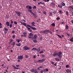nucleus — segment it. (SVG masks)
<instances>
[{"mask_svg":"<svg viewBox=\"0 0 73 73\" xmlns=\"http://www.w3.org/2000/svg\"><path fill=\"white\" fill-rule=\"evenodd\" d=\"M62 54V53L61 51L57 52L58 56L59 58H61L62 57V55H61Z\"/></svg>","mask_w":73,"mask_h":73,"instance_id":"nucleus-1","label":"nucleus"},{"mask_svg":"<svg viewBox=\"0 0 73 73\" xmlns=\"http://www.w3.org/2000/svg\"><path fill=\"white\" fill-rule=\"evenodd\" d=\"M45 60V59H43L41 60H38V61L39 63H42V62H43Z\"/></svg>","mask_w":73,"mask_h":73,"instance_id":"nucleus-2","label":"nucleus"},{"mask_svg":"<svg viewBox=\"0 0 73 73\" xmlns=\"http://www.w3.org/2000/svg\"><path fill=\"white\" fill-rule=\"evenodd\" d=\"M23 49L24 50H29L30 49V48H29V47H27V46H25L23 47Z\"/></svg>","mask_w":73,"mask_h":73,"instance_id":"nucleus-3","label":"nucleus"},{"mask_svg":"<svg viewBox=\"0 0 73 73\" xmlns=\"http://www.w3.org/2000/svg\"><path fill=\"white\" fill-rule=\"evenodd\" d=\"M15 13L17 14V15L18 16H21V15H20L21 14V12L19 11H15Z\"/></svg>","mask_w":73,"mask_h":73,"instance_id":"nucleus-4","label":"nucleus"},{"mask_svg":"<svg viewBox=\"0 0 73 73\" xmlns=\"http://www.w3.org/2000/svg\"><path fill=\"white\" fill-rule=\"evenodd\" d=\"M68 10L69 11H73V5H71L69 6Z\"/></svg>","mask_w":73,"mask_h":73,"instance_id":"nucleus-5","label":"nucleus"},{"mask_svg":"<svg viewBox=\"0 0 73 73\" xmlns=\"http://www.w3.org/2000/svg\"><path fill=\"white\" fill-rule=\"evenodd\" d=\"M17 58L18 60H22L23 59V55L18 56Z\"/></svg>","mask_w":73,"mask_h":73,"instance_id":"nucleus-6","label":"nucleus"},{"mask_svg":"<svg viewBox=\"0 0 73 73\" xmlns=\"http://www.w3.org/2000/svg\"><path fill=\"white\" fill-rule=\"evenodd\" d=\"M53 56L54 57H56V56H58L57 53V52L55 51L54 52V53L53 54Z\"/></svg>","mask_w":73,"mask_h":73,"instance_id":"nucleus-7","label":"nucleus"},{"mask_svg":"<svg viewBox=\"0 0 73 73\" xmlns=\"http://www.w3.org/2000/svg\"><path fill=\"white\" fill-rule=\"evenodd\" d=\"M66 72H67V73H71V70L68 69L66 70Z\"/></svg>","mask_w":73,"mask_h":73,"instance_id":"nucleus-8","label":"nucleus"},{"mask_svg":"<svg viewBox=\"0 0 73 73\" xmlns=\"http://www.w3.org/2000/svg\"><path fill=\"white\" fill-rule=\"evenodd\" d=\"M44 34L46 35H47V33H46L49 32V30H44Z\"/></svg>","mask_w":73,"mask_h":73,"instance_id":"nucleus-9","label":"nucleus"},{"mask_svg":"<svg viewBox=\"0 0 73 73\" xmlns=\"http://www.w3.org/2000/svg\"><path fill=\"white\" fill-rule=\"evenodd\" d=\"M26 8H27V9H32V7L31 6H26Z\"/></svg>","mask_w":73,"mask_h":73,"instance_id":"nucleus-10","label":"nucleus"},{"mask_svg":"<svg viewBox=\"0 0 73 73\" xmlns=\"http://www.w3.org/2000/svg\"><path fill=\"white\" fill-rule=\"evenodd\" d=\"M37 35L36 34H35L34 35V37L33 36V40L34 39H36V38H37Z\"/></svg>","mask_w":73,"mask_h":73,"instance_id":"nucleus-11","label":"nucleus"},{"mask_svg":"<svg viewBox=\"0 0 73 73\" xmlns=\"http://www.w3.org/2000/svg\"><path fill=\"white\" fill-rule=\"evenodd\" d=\"M35 70H36V69H32L31 70H30V71L31 72H35Z\"/></svg>","mask_w":73,"mask_h":73,"instance_id":"nucleus-12","label":"nucleus"},{"mask_svg":"<svg viewBox=\"0 0 73 73\" xmlns=\"http://www.w3.org/2000/svg\"><path fill=\"white\" fill-rule=\"evenodd\" d=\"M31 24L32 25V26L33 27H35V23L34 22H33L31 23Z\"/></svg>","mask_w":73,"mask_h":73,"instance_id":"nucleus-13","label":"nucleus"},{"mask_svg":"<svg viewBox=\"0 0 73 73\" xmlns=\"http://www.w3.org/2000/svg\"><path fill=\"white\" fill-rule=\"evenodd\" d=\"M27 11H28V12H30L32 14H33V12H32V11L31 10L28 9V10H27Z\"/></svg>","mask_w":73,"mask_h":73,"instance_id":"nucleus-14","label":"nucleus"},{"mask_svg":"<svg viewBox=\"0 0 73 73\" xmlns=\"http://www.w3.org/2000/svg\"><path fill=\"white\" fill-rule=\"evenodd\" d=\"M31 50H36V51H38V50L36 48H33Z\"/></svg>","mask_w":73,"mask_h":73,"instance_id":"nucleus-15","label":"nucleus"},{"mask_svg":"<svg viewBox=\"0 0 73 73\" xmlns=\"http://www.w3.org/2000/svg\"><path fill=\"white\" fill-rule=\"evenodd\" d=\"M58 7L60 8H62V6L61 5H58Z\"/></svg>","mask_w":73,"mask_h":73,"instance_id":"nucleus-16","label":"nucleus"},{"mask_svg":"<svg viewBox=\"0 0 73 73\" xmlns=\"http://www.w3.org/2000/svg\"><path fill=\"white\" fill-rule=\"evenodd\" d=\"M15 44H16L15 42H12L11 43V45H13V46H15Z\"/></svg>","mask_w":73,"mask_h":73,"instance_id":"nucleus-17","label":"nucleus"},{"mask_svg":"<svg viewBox=\"0 0 73 73\" xmlns=\"http://www.w3.org/2000/svg\"><path fill=\"white\" fill-rule=\"evenodd\" d=\"M5 24L6 25H7V26H9V23L7 21Z\"/></svg>","mask_w":73,"mask_h":73,"instance_id":"nucleus-18","label":"nucleus"},{"mask_svg":"<svg viewBox=\"0 0 73 73\" xmlns=\"http://www.w3.org/2000/svg\"><path fill=\"white\" fill-rule=\"evenodd\" d=\"M28 38H31V39H32L33 40V36H28Z\"/></svg>","mask_w":73,"mask_h":73,"instance_id":"nucleus-19","label":"nucleus"},{"mask_svg":"<svg viewBox=\"0 0 73 73\" xmlns=\"http://www.w3.org/2000/svg\"><path fill=\"white\" fill-rule=\"evenodd\" d=\"M39 32L40 33H44V34H45L44 30L43 31H40Z\"/></svg>","mask_w":73,"mask_h":73,"instance_id":"nucleus-20","label":"nucleus"},{"mask_svg":"<svg viewBox=\"0 0 73 73\" xmlns=\"http://www.w3.org/2000/svg\"><path fill=\"white\" fill-rule=\"evenodd\" d=\"M43 71L44 72H48V69H44Z\"/></svg>","mask_w":73,"mask_h":73,"instance_id":"nucleus-21","label":"nucleus"},{"mask_svg":"<svg viewBox=\"0 0 73 73\" xmlns=\"http://www.w3.org/2000/svg\"><path fill=\"white\" fill-rule=\"evenodd\" d=\"M29 36H30L33 37V34L32 33H30L29 34Z\"/></svg>","mask_w":73,"mask_h":73,"instance_id":"nucleus-22","label":"nucleus"},{"mask_svg":"<svg viewBox=\"0 0 73 73\" xmlns=\"http://www.w3.org/2000/svg\"><path fill=\"white\" fill-rule=\"evenodd\" d=\"M61 4H62V6H65V3H63V2H61Z\"/></svg>","mask_w":73,"mask_h":73,"instance_id":"nucleus-23","label":"nucleus"},{"mask_svg":"<svg viewBox=\"0 0 73 73\" xmlns=\"http://www.w3.org/2000/svg\"><path fill=\"white\" fill-rule=\"evenodd\" d=\"M55 60H56V61H60L59 59L57 58H55Z\"/></svg>","mask_w":73,"mask_h":73,"instance_id":"nucleus-24","label":"nucleus"},{"mask_svg":"<svg viewBox=\"0 0 73 73\" xmlns=\"http://www.w3.org/2000/svg\"><path fill=\"white\" fill-rule=\"evenodd\" d=\"M66 15L67 16H68L69 15V12L68 11H66Z\"/></svg>","mask_w":73,"mask_h":73,"instance_id":"nucleus-25","label":"nucleus"},{"mask_svg":"<svg viewBox=\"0 0 73 73\" xmlns=\"http://www.w3.org/2000/svg\"><path fill=\"white\" fill-rule=\"evenodd\" d=\"M17 46H21V43H19L18 44H17Z\"/></svg>","mask_w":73,"mask_h":73,"instance_id":"nucleus-26","label":"nucleus"},{"mask_svg":"<svg viewBox=\"0 0 73 73\" xmlns=\"http://www.w3.org/2000/svg\"><path fill=\"white\" fill-rule=\"evenodd\" d=\"M31 28L32 29H33V30H36L37 29L35 28V27H32Z\"/></svg>","mask_w":73,"mask_h":73,"instance_id":"nucleus-27","label":"nucleus"},{"mask_svg":"<svg viewBox=\"0 0 73 73\" xmlns=\"http://www.w3.org/2000/svg\"><path fill=\"white\" fill-rule=\"evenodd\" d=\"M23 25H24V26H25L26 27H28V26L27 25V24L25 23H23Z\"/></svg>","mask_w":73,"mask_h":73,"instance_id":"nucleus-28","label":"nucleus"},{"mask_svg":"<svg viewBox=\"0 0 73 73\" xmlns=\"http://www.w3.org/2000/svg\"><path fill=\"white\" fill-rule=\"evenodd\" d=\"M57 36H58L59 37H60V38H62V37L60 35H59L56 34Z\"/></svg>","mask_w":73,"mask_h":73,"instance_id":"nucleus-29","label":"nucleus"},{"mask_svg":"<svg viewBox=\"0 0 73 73\" xmlns=\"http://www.w3.org/2000/svg\"><path fill=\"white\" fill-rule=\"evenodd\" d=\"M33 9H36V6H34V7H33Z\"/></svg>","mask_w":73,"mask_h":73,"instance_id":"nucleus-30","label":"nucleus"},{"mask_svg":"<svg viewBox=\"0 0 73 73\" xmlns=\"http://www.w3.org/2000/svg\"><path fill=\"white\" fill-rule=\"evenodd\" d=\"M70 41L71 42H73V38H71L70 40Z\"/></svg>","mask_w":73,"mask_h":73,"instance_id":"nucleus-31","label":"nucleus"},{"mask_svg":"<svg viewBox=\"0 0 73 73\" xmlns=\"http://www.w3.org/2000/svg\"><path fill=\"white\" fill-rule=\"evenodd\" d=\"M33 15V16H34V17L35 18H36V14H35L33 13V14H32Z\"/></svg>","mask_w":73,"mask_h":73,"instance_id":"nucleus-32","label":"nucleus"},{"mask_svg":"<svg viewBox=\"0 0 73 73\" xmlns=\"http://www.w3.org/2000/svg\"><path fill=\"white\" fill-rule=\"evenodd\" d=\"M29 57L28 55L27 54H25V58H27L28 57Z\"/></svg>","mask_w":73,"mask_h":73,"instance_id":"nucleus-33","label":"nucleus"},{"mask_svg":"<svg viewBox=\"0 0 73 73\" xmlns=\"http://www.w3.org/2000/svg\"><path fill=\"white\" fill-rule=\"evenodd\" d=\"M4 30L6 31V32H7L8 31V29H7L5 27L4 28Z\"/></svg>","mask_w":73,"mask_h":73,"instance_id":"nucleus-34","label":"nucleus"},{"mask_svg":"<svg viewBox=\"0 0 73 73\" xmlns=\"http://www.w3.org/2000/svg\"><path fill=\"white\" fill-rule=\"evenodd\" d=\"M66 29H68L69 28V27H68V25H66Z\"/></svg>","mask_w":73,"mask_h":73,"instance_id":"nucleus-35","label":"nucleus"},{"mask_svg":"<svg viewBox=\"0 0 73 73\" xmlns=\"http://www.w3.org/2000/svg\"><path fill=\"white\" fill-rule=\"evenodd\" d=\"M51 4L52 5H54V6L55 5V4H54V3H53V2H51Z\"/></svg>","mask_w":73,"mask_h":73,"instance_id":"nucleus-36","label":"nucleus"},{"mask_svg":"<svg viewBox=\"0 0 73 73\" xmlns=\"http://www.w3.org/2000/svg\"><path fill=\"white\" fill-rule=\"evenodd\" d=\"M33 41L34 42H37V40H33Z\"/></svg>","mask_w":73,"mask_h":73,"instance_id":"nucleus-37","label":"nucleus"},{"mask_svg":"<svg viewBox=\"0 0 73 73\" xmlns=\"http://www.w3.org/2000/svg\"><path fill=\"white\" fill-rule=\"evenodd\" d=\"M37 49L38 51V52H40L41 50H40V47L38 48Z\"/></svg>","mask_w":73,"mask_h":73,"instance_id":"nucleus-38","label":"nucleus"},{"mask_svg":"<svg viewBox=\"0 0 73 73\" xmlns=\"http://www.w3.org/2000/svg\"><path fill=\"white\" fill-rule=\"evenodd\" d=\"M44 53L43 50H41V51L39 52V53L40 54H41V53Z\"/></svg>","mask_w":73,"mask_h":73,"instance_id":"nucleus-39","label":"nucleus"},{"mask_svg":"<svg viewBox=\"0 0 73 73\" xmlns=\"http://www.w3.org/2000/svg\"><path fill=\"white\" fill-rule=\"evenodd\" d=\"M69 67V66L68 65V64L66 65V68H68Z\"/></svg>","mask_w":73,"mask_h":73,"instance_id":"nucleus-40","label":"nucleus"},{"mask_svg":"<svg viewBox=\"0 0 73 73\" xmlns=\"http://www.w3.org/2000/svg\"><path fill=\"white\" fill-rule=\"evenodd\" d=\"M23 35H27V32H24L23 33Z\"/></svg>","mask_w":73,"mask_h":73,"instance_id":"nucleus-41","label":"nucleus"},{"mask_svg":"<svg viewBox=\"0 0 73 73\" xmlns=\"http://www.w3.org/2000/svg\"><path fill=\"white\" fill-rule=\"evenodd\" d=\"M52 25L53 27H55V24L54 23H53L52 24Z\"/></svg>","mask_w":73,"mask_h":73,"instance_id":"nucleus-42","label":"nucleus"},{"mask_svg":"<svg viewBox=\"0 0 73 73\" xmlns=\"http://www.w3.org/2000/svg\"><path fill=\"white\" fill-rule=\"evenodd\" d=\"M27 30L28 31H29V30H30L31 28L29 27H27Z\"/></svg>","mask_w":73,"mask_h":73,"instance_id":"nucleus-43","label":"nucleus"},{"mask_svg":"<svg viewBox=\"0 0 73 73\" xmlns=\"http://www.w3.org/2000/svg\"><path fill=\"white\" fill-rule=\"evenodd\" d=\"M13 41V39H11L10 40V42H12Z\"/></svg>","mask_w":73,"mask_h":73,"instance_id":"nucleus-44","label":"nucleus"},{"mask_svg":"<svg viewBox=\"0 0 73 73\" xmlns=\"http://www.w3.org/2000/svg\"><path fill=\"white\" fill-rule=\"evenodd\" d=\"M43 13L44 14V15H46V12L45 11H43Z\"/></svg>","mask_w":73,"mask_h":73,"instance_id":"nucleus-45","label":"nucleus"},{"mask_svg":"<svg viewBox=\"0 0 73 73\" xmlns=\"http://www.w3.org/2000/svg\"><path fill=\"white\" fill-rule=\"evenodd\" d=\"M60 18L59 17H58L56 18V20H60Z\"/></svg>","mask_w":73,"mask_h":73,"instance_id":"nucleus-46","label":"nucleus"},{"mask_svg":"<svg viewBox=\"0 0 73 73\" xmlns=\"http://www.w3.org/2000/svg\"><path fill=\"white\" fill-rule=\"evenodd\" d=\"M12 38H15V35H13V36H12Z\"/></svg>","mask_w":73,"mask_h":73,"instance_id":"nucleus-47","label":"nucleus"},{"mask_svg":"<svg viewBox=\"0 0 73 73\" xmlns=\"http://www.w3.org/2000/svg\"><path fill=\"white\" fill-rule=\"evenodd\" d=\"M49 33H50V34H52V32L51 31L49 30Z\"/></svg>","mask_w":73,"mask_h":73,"instance_id":"nucleus-48","label":"nucleus"},{"mask_svg":"<svg viewBox=\"0 0 73 73\" xmlns=\"http://www.w3.org/2000/svg\"><path fill=\"white\" fill-rule=\"evenodd\" d=\"M67 35L68 36L70 37V35L69 34L67 33Z\"/></svg>","mask_w":73,"mask_h":73,"instance_id":"nucleus-49","label":"nucleus"},{"mask_svg":"<svg viewBox=\"0 0 73 73\" xmlns=\"http://www.w3.org/2000/svg\"><path fill=\"white\" fill-rule=\"evenodd\" d=\"M27 26H28V27H30V28H31V27H31V26H30V25H27Z\"/></svg>","mask_w":73,"mask_h":73,"instance_id":"nucleus-50","label":"nucleus"},{"mask_svg":"<svg viewBox=\"0 0 73 73\" xmlns=\"http://www.w3.org/2000/svg\"><path fill=\"white\" fill-rule=\"evenodd\" d=\"M43 67V66H40L39 67V68H42Z\"/></svg>","mask_w":73,"mask_h":73,"instance_id":"nucleus-51","label":"nucleus"},{"mask_svg":"<svg viewBox=\"0 0 73 73\" xmlns=\"http://www.w3.org/2000/svg\"><path fill=\"white\" fill-rule=\"evenodd\" d=\"M19 22L20 23H21V24H23H23H24V23L21 21H20Z\"/></svg>","mask_w":73,"mask_h":73,"instance_id":"nucleus-52","label":"nucleus"},{"mask_svg":"<svg viewBox=\"0 0 73 73\" xmlns=\"http://www.w3.org/2000/svg\"><path fill=\"white\" fill-rule=\"evenodd\" d=\"M9 27L10 28H12V24H10Z\"/></svg>","mask_w":73,"mask_h":73,"instance_id":"nucleus-53","label":"nucleus"},{"mask_svg":"<svg viewBox=\"0 0 73 73\" xmlns=\"http://www.w3.org/2000/svg\"><path fill=\"white\" fill-rule=\"evenodd\" d=\"M14 23L16 25L17 24V23L16 21H14Z\"/></svg>","mask_w":73,"mask_h":73,"instance_id":"nucleus-54","label":"nucleus"},{"mask_svg":"<svg viewBox=\"0 0 73 73\" xmlns=\"http://www.w3.org/2000/svg\"><path fill=\"white\" fill-rule=\"evenodd\" d=\"M42 1H40V3H38V5H40V4H41Z\"/></svg>","mask_w":73,"mask_h":73,"instance_id":"nucleus-55","label":"nucleus"},{"mask_svg":"<svg viewBox=\"0 0 73 73\" xmlns=\"http://www.w3.org/2000/svg\"><path fill=\"white\" fill-rule=\"evenodd\" d=\"M53 13L54 14H56V12L55 11H53Z\"/></svg>","mask_w":73,"mask_h":73,"instance_id":"nucleus-56","label":"nucleus"},{"mask_svg":"<svg viewBox=\"0 0 73 73\" xmlns=\"http://www.w3.org/2000/svg\"><path fill=\"white\" fill-rule=\"evenodd\" d=\"M20 40L19 39H18L17 41V42H18V43H19V42H20Z\"/></svg>","mask_w":73,"mask_h":73,"instance_id":"nucleus-57","label":"nucleus"},{"mask_svg":"<svg viewBox=\"0 0 73 73\" xmlns=\"http://www.w3.org/2000/svg\"><path fill=\"white\" fill-rule=\"evenodd\" d=\"M59 13H62V11L61 10L59 11Z\"/></svg>","mask_w":73,"mask_h":73,"instance_id":"nucleus-58","label":"nucleus"},{"mask_svg":"<svg viewBox=\"0 0 73 73\" xmlns=\"http://www.w3.org/2000/svg\"><path fill=\"white\" fill-rule=\"evenodd\" d=\"M41 4H42V5H44V4H45V3L42 2Z\"/></svg>","mask_w":73,"mask_h":73,"instance_id":"nucleus-59","label":"nucleus"},{"mask_svg":"<svg viewBox=\"0 0 73 73\" xmlns=\"http://www.w3.org/2000/svg\"><path fill=\"white\" fill-rule=\"evenodd\" d=\"M42 57H45V55L44 54H42Z\"/></svg>","mask_w":73,"mask_h":73,"instance_id":"nucleus-60","label":"nucleus"},{"mask_svg":"<svg viewBox=\"0 0 73 73\" xmlns=\"http://www.w3.org/2000/svg\"><path fill=\"white\" fill-rule=\"evenodd\" d=\"M13 21H12V20H11V24H13Z\"/></svg>","mask_w":73,"mask_h":73,"instance_id":"nucleus-61","label":"nucleus"},{"mask_svg":"<svg viewBox=\"0 0 73 73\" xmlns=\"http://www.w3.org/2000/svg\"><path fill=\"white\" fill-rule=\"evenodd\" d=\"M61 68V66H59V67L58 68V69L60 70Z\"/></svg>","mask_w":73,"mask_h":73,"instance_id":"nucleus-62","label":"nucleus"},{"mask_svg":"<svg viewBox=\"0 0 73 73\" xmlns=\"http://www.w3.org/2000/svg\"><path fill=\"white\" fill-rule=\"evenodd\" d=\"M51 63L52 64H53L54 65V62H51Z\"/></svg>","mask_w":73,"mask_h":73,"instance_id":"nucleus-63","label":"nucleus"},{"mask_svg":"<svg viewBox=\"0 0 73 73\" xmlns=\"http://www.w3.org/2000/svg\"><path fill=\"white\" fill-rule=\"evenodd\" d=\"M40 72L41 73H43V71L42 70H41L40 71Z\"/></svg>","mask_w":73,"mask_h":73,"instance_id":"nucleus-64","label":"nucleus"}]
</instances>
